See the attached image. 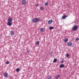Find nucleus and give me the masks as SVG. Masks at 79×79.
<instances>
[{
  "instance_id": "nucleus-1",
  "label": "nucleus",
  "mask_w": 79,
  "mask_h": 79,
  "mask_svg": "<svg viewBox=\"0 0 79 79\" xmlns=\"http://www.w3.org/2000/svg\"><path fill=\"white\" fill-rule=\"evenodd\" d=\"M39 21H40V20L39 19V18H33L32 19V23H38Z\"/></svg>"
},
{
  "instance_id": "nucleus-2",
  "label": "nucleus",
  "mask_w": 79,
  "mask_h": 79,
  "mask_svg": "<svg viewBox=\"0 0 79 79\" xmlns=\"http://www.w3.org/2000/svg\"><path fill=\"white\" fill-rule=\"evenodd\" d=\"M78 26L77 25H75L74 27H73L72 31H76L78 29Z\"/></svg>"
},
{
  "instance_id": "nucleus-3",
  "label": "nucleus",
  "mask_w": 79,
  "mask_h": 79,
  "mask_svg": "<svg viewBox=\"0 0 79 79\" xmlns=\"http://www.w3.org/2000/svg\"><path fill=\"white\" fill-rule=\"evenodd\" d=\"M21 4L23 5H25L26 4V1L25 0H23L21 1Z\"/></svg>"
},
{
  "instance_id": "nucleus-4",
  "label": "nucleus",
  "mask_w": 79,
  "mask_h": 79,
  "mask_svg": "<svg viewBox=\"0 0 79 79\" xmlns=\"http://www.w3.org/2000/svg\"><path fill=\"white\" fill-rule=\"evenodd\" d=\"M13 18L11 17H9L8 18V22H12L13 21Z\"/></svg>"
},
{
  "instance_id": "nucleus-5",
  "label": "nucleus",
  "mask_w": 79,
  "mask_h": 79,
  "mask_svg": "<svg viewBox=\"0 0 79 79\" xmlns=\"http://www.w3.org/2000/svg\"><path fill=\"white\" fill-rule=\"evenodd\" d=\"M10 35H11L12 36H13V35H14L15 33H14V32L13 30L10 31Z\"/></svg>"
},
{
  "instance_id": "nucleus-6",
  "label": "nucleus",
  "mask_w": 79,
  "mask_h": 79,
  "mask_svg": "<svg viewBox=\"0 0 79 79\" xmlns=\"http://www.w3.org/2000/svg\"><path fill=\"white\" fill-rule=\"evenodd\" d=\"M4 77H8V73H4Z\"/></svg>"
},
{
  "instance_id": "nucleus-7",
  "label": "nucleus",
  "mask_w": 79,
  "mask_h": 79,
  "mask_svg": "<svg viewBox=\"0 0 79 79\" xmlns=\"http://www.w3.org/2000/svg\"><path fill=\"white\" fill-rule=\"evenodd\" d=\"M52 22L53 20H50L48 21V24H51V23H52Z\"/></svg>"
},
{
  "instance_id": "nucleus-8",
  "label": "nucleus",
  "mask_w": 79,
  "mask_h": 79,
  "mask_svg": "<svg viewBox=\"0 0 79 79\" xmlns=\"http://www.w3.org/2000/svg\"><path fill=\"white\" fill-rule=\"evenodd\" d=\"M72 45H73V44L71 42H69L67 43L68 46H71Z\"/></svg>"
},
{
  "instance_id": "nucleus-9",
  "label": "nucleus",
  "mask_w": 79,
  "mask_h": 79,
  "mask_svg": "<svg viewBox=\"0 0 79 79\" xmlns=\"http://www.w3.org/2000/svg\"><path fill=\"white\" fill-rule=\"evenodd\" d=\"M7 25L8 26H11L12 25V23L10 22H8L7 23Z\"/></svg>"
},
{
  "instance_id": "nucleus-10",
  "label": "nucleus",
  "mask_w": 79,
  "mask_h": 79,
  "mask_svg": "<svg viewBox=\"0 0 79 79\" xmlns=\"http://www.w3.org/2000/svg\"><path fill=\"white\" fill-rule=\"evenodd\" d=\"M64 64H61L60 66V68H64Z\"/></svg>"
},
{
  "instance_id": "nucleus-11",
  "label": "nucleus",
  "mask_w": 79,
  "mask_h": 79,
  "mask_svg": "<svg viewBox=\"0 0 79 79\" xmlns=\"http://www.w3.org/2000/svg\"><path fill=\"white\" fill-rule=\"evenodd\" d=\"M60 74H58L55 77V79H58L59 77H60Z\"/></svg>"
},
{
  "instance_id": "nucleus-12",
  "label": "nucleus",
  "mask_w": 79,
  "mask_h": 79,
  "mask_svg": "<svg viewBox=\"0 0 79 79\" xmlns=\"http://www.w3.org/2000/svg\"><path fill=\"white\" fill-rule=\"evenodd\" d=\"M52 78V77L50 76H48V77L47 79H50Z\"/></svg>"
},
{
  "instance_id": "nucleus-13",
  "label": "nucleus",
  "mask_w": 79,
  "mask_h": 79,
  "mask_svg": "<svg viewBox=\"0 0 79 79\" xmlns=\"http://www.w3.org/2000/svg\"><path fill=\"white\" fill-rule=\"evenodd\" d=\"M66 17H67V16H66V15H64L62 16V19H65Z\"/></svg>"
},
{
  "instance_id": "nucleus-14",
  "label": "nucleus",
  "mask_w": 79,
  "mask_h": 79,
  "mask_svg": "<svg viewBox=\"0 0 79 79\" xmlns=\"http://www.w3.org/2000/svg\"><path fill=\"white\" fill-rule=\"evenodd\" d=\"M56 61H57V59L56 58L54 59L53 61V63H56Z\"/></svg>"
},
{
  "instance_id": "nucleus-15",
  "label": "nucleus",
  "mask_w": 79,
  "mask_h": 79,
  "mask_svg": "<svg viewBox=\"0 0 79 79\" xmlns=\"http://www.w3.org/2000/svg\"><path fill=\"white\" fill-rule=\"evenodd\" d=\"M54 28L53 27H50L49 28V29L50 30H52V29H53Z\"/></svg>"
},
{
  "instance_id": "nucleus-16",
  "label": "nucleus",
  "mask_w": 79,
  "mask_h": 79,
  "mask_svg": "<svg viewBox=\"0 0 79 79\" xmlns=\"http://www.w3.org/2000/svg\"><path fill=\"white\" fill-rule=\"evenodd\" d=\"M44 31V28H41L40 30V31L41 32H43Z\"/></svg>"
},
{
  "instance_id": "nucleus-17",
  "label": "nucleus",
  "mask_w": 79,
  "mask_h": 79,
  "mask_svg": "<svg viewBox=\"0 0 79 79\" xmlns=\"http://www.w3.org/2000/svg\"><path fill=\"white\" fill-rule=\"evenodd\" d=\"M68 41V39L67 38L65 40H64V42H67Z\"/></svg>"
},
{
  "instance_id": "nucleus-18",
  "label": "nucleus",
  "mask_w": 79,
  "mask_h": 79,
  "mask_svg": "<svg viewBox=\"0 0 79 79\" xmlns=\"http://www.w3.org/2000/svg\"><path fill=\"white\" fill-rule=\"evenodd\" d=\"M20 69H19L18 68L16 69V72H19V71Z\"/></svg>"
},
{
  "instance_id": "nucleus-19",
  "label": "nucleus",
  "mask_w": 79,
  "mask_h": 79,
  "mask_svg": "<svg viewBox=\"0 0 79 79\" xmlns=\"http://www.w3.org/2000/svg\"><path fill=\"white\" fill-rule=\"evenodd\" d=\"M44 8L43 7H41L40 8V10H42V11H43V10H44Z\"/></svg>"
},
{
  "instance_id": "nucleus-20",
  "label": "nucleus",
  "mask_w": 79,
  "mask_h": 79,
  "mask_svg": "<svg viewBox=\"0 0 79 79\" xmlns=\"http://www.w3.org/2000/svg\"><path fill=\"white\" fill-rule=\"evenodd\" d=\"M48 5V2H45V3L44 4V5L45 6H47V5Z\"/></svg>"
},
{
  "instance_id": "nucleus-21",
  "label": "nucleus",
  "mask_w": 79,
  "mask_h": 79,
  "mask_svg": "<svg viewBox=\"0 0 79 79\" xmlns=\"http://www.w3.org/2000/svg\"><path fill=\"white\" fill-rule=\"evenodd\" d=\"M76 41H78V40H79V38H76Z\"/></svg>"
},
{
  "instance_id": "nucleus-22",
  "label": "nucleus",
  "mask_w": 79,
  "mask_h": 79,
  "mask_svg": "<svg viewBox=\"0 0 79 79\" xmlns=\"http://www.w3.org/2000/svg\"><path fill=\"white\" fill-rule=\"evenodd\" d=\"M9 63H10V62L9 61H7L6 62V64H9Z\"/></svg>"
},
{
  "instance_id": "nucleus-23",
  "label": "nucleus",
  "mask_w": 79,
  "mask_h": 79,
  "mask_svg": "<svg viewBox=\"0 0 79 79\" xmlns=\"http://www.w3.org/2000/svg\"><path fill=\"white\" fill-rule=\"evenodd\" d=\"M66 57H69V55L68 54H66Z\"/></svg>"
},
{
  "instance_id": "nucleus-24",
  "label": "nucleus",
  "mask_w": 79,
  "mask_h": 79,
  "mask_svg": "<svg viewBox=\"0 0 79 79\" xmlns=\"http://www.w3.org/2000/svg\"><path fill=\"white\" fill-rule=\"evenodd\" d=\"M36 43L38 45L39 44H40V43H39V41H38L36 42Z\"/></svg>"
},
{
  "instance_id": "nucleus-25",
  "label": "nucleus",
  "mask_w": 79,
  "mask_h": 79,
  "mask_svg": "<svg viewBox=\"0 0 79 79\" xmlns=\"http://www.w3.org/2000/svg\"><path fill=\"white\" fill-rule=\"evenodd\" d=\"M27 53H28L30 52V51L28 50L27 51Z\"/></svg>"
},
{
  "instance_id": "nucleus-26",
  "label": "nucleus",
  "mask_w": 79,
  "mask_h": 79,
  "mask_svg": "<svg viewBox=\"0 0 79 79\" xmlns=\"http://www.w3.org/2000/svg\"><path fill=\"white\" fill-rule=\"evenodd\" d=\"M64 62V60H63L61 62H60L61 63H63Z\"/></svg>"
},
{
  "instance_id": "nucleus-27",
  "label": "nucleus",
  "mask_w": 79,
  "mask_h": 79,
  "mask_svg": "<svg viewBox=\"0 0 79 79\" xmlns=\"http://www.w3.org/2000/svg\"><path fill=\"white\" fill-rule=\"evenodd\" d=\"M36 7L38 6H39V3L37 4L36 5Z\"/></svg>"
},
{
  "instance_id": "nucleus-28",
  "label": "nucleus",
  "mask_w": 79,
  "mask_h": 79,
  "mask_svg": "<svg viewBox=\"0 0 79 79\" xmlns=\"http://www.w3.org/2000/svg\"><path fill=\"white\" fill-rule=\"evenodd\" d=\"M53 53V52H52L51 54V55H52V53Z\"/></svg>"
}]
</instances>
